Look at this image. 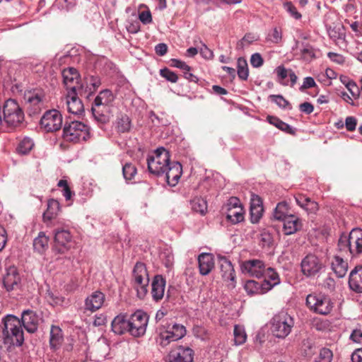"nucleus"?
<instances>
[{"label": "nucleus", "instance_id": "52", "mask_svg": "<svg viewBox=\"0 0 362 362\" xmlns=\"http://www.w3.org/2000/svg\"><path fill=\"white\" fill-rule=\"evenodd\" d=\"M160 75L171 83H176L178 80L177 75L168 68L160 69Z\"/></svg>", "mask_w": 362, "mask_h": 362}, {"label": "nucleus", "instance_id": "45", "mask_svg": "<svg viewBox=\"0 0 362 362\" xmlns=\"http://www.w3.org/2000/svg\"><path fill=\"white\" fill-rule=\"evenodd\" d=\"M117 128L119 132L124 133L130 130L131 122L129 117L126 115H121L117 122Z\"/></svg>", "mask_w": 362, "mask_h": 362}, {"label": "nucleus", "instance_id": "19", "mask_svg": "<svg viewBox=\"0 0 362 362\" xmlns=\"http://www.w3.org/2000/svg\"><path fill=\"white\" fill-rule=\"evenodd\" d=\"M21 278L17 269L10 267L6 269V273L3 278V284L8 291H13L19 288Z\"/></svg>", "mask_w": 362, "mask_h": 362}, {"label": "nucleus", "instance_id": "42", "mask_svg": "<svg viewBox=\"0 0 362 362\" xmlns=\"http://www.w3.org/2000/svg\"><path fill=\"white\" fill-rule=\"evenodd\" d=\"M233 334L235 345H242L246 341L247 334L243 326L235 325L234 326Z\"/></svg>", "mask_w": 362, "mask_h": 362}, {"label": "nucleus", "instance_id": "30", "mask_svg": "<svg viewBox=\"0 0 362 362\" xmlns=\"http://www.w3.org/2000/svg\"><path fill=\"white\" fill-rule=\"evenodd\" d=\"M221 276L226 281L235 280V270L230 261L223 256H218Z\"/></svg>", "mask_w": 362, "mask_h": 362}, {"label": "nucleus", "instance_id": "39", "mask_svg": "<svg viewBox=\"0 0 362 362\" xmlns=\"http://www.w3.org/2000/svg\"><path fill=\"white\" fill-rule=\"evenodd\" d=\"M192 209L201 215H205L207 211V202L201 197H195L190 202Z\"/></svg>", "mask_w": 362, "mask_h": 362}, {"label": "nucleus", "instance_id": "32", "mask_svg": "<svg viewBox=\"0 0 362 362\" xmlns=\"http://www.w3.org/2000/svg\"><path fill=\"white\" fill-rule=\"evenodd\" d=\"M112 330L117 334L121 335L125 332H129V319L124 315L116 316L112 321Z\"/></svg>", "mask_w": 362, "mask_h": 362}, {"label": "nucleus", "instance_id": "1", "mask_svg": "<svg viewBox=\"0 0 362 362\" xmlns=\"http://www.w3.org/2000/svg\"><path fill=\"white\" fill-rule=\"evenodd\" d=\"M24 341L21 320L14 315H8L0 325V345L21 346Z\"/></svg>", "mask_w": 362, "mask_h": 362}, {"label": "nucleus", "instance_id": "10", "mask_svg": "<svg viewBox=\"0 0 362 362\" xmlns=\"http://www.w3.org/2000/svg\"><path fill=\"white\" fill-rule=\"evenodd\" d=\"M79 96L89 97V94H86V88H84L83 86H81L76 91H68L66 98V104L69 113L80 115L83 112L84 107Z\"/></svg>", "mask_w": 362, "mask_h": 362}, {"label": "nucleus", "instance_id": "18", "mask_svg": "<svg viewBox=\"0 0 362 362\" xmlns=\"http://www.w3.org/2000/svg\"><path fill=\"white\" fill-rule=\"evenodd\" d=\"M63 83L68 91H76L82 84H80V75L74 67L64 69L62 72Z\"/></svg>", "mask_w": 362, "mask_h": 362}, {"label": "nucleus", "instance_id": "16", "mask_svg": "<svg viewBox=\"0 0 362 362\" xmlns=\"http://www.w3.org/2000/svg\"><path fill=\"white\" fill-rule=\"evenodd\" d=\"M186 332L184 325L175 323L169 330L160 334V344L163 346H165L171 341H177L186 334Z\"/></svg>", "mask_w": 362, "mask_h": 362}, {"label": "nucleus", "instance_id": "8", "mask_svg": "<svg viewBox=\"0 0 362 362\" xmlns=\"http://www.w3.org/2000/svg\"><path fill=\"white\" fill-rule=\"evenodd\" d=\"M24 100L30 115L38 114L46 100L45 92L42 89H33L25 92Z\"/></svg>", "mask_w": 362, "mask_h": 362}, {"label": "nucleus", "instance_id": "62", "mask_svg": "<svg viewBox=\"0 0 362 362\" xmlns=\"http://www.w3.org/2000/svg\"><path fill=\"white\" fill-rule=\"evenodd\" d=\"M171 65L174 67L178 68L183 71H191V67L188 66L185 62L179 59H171Z\"/></svg>", "mask_w": 362, "mask_h": 362}, {"label": "nucleus", "instance_id": "26", "mask_svg": "<svg viewBox=\"0 0 362 362\" xmlns=\"http://www.w3.org/2000/svg\"><path fill=\"white\" fill-rule=\"evenodd\" d=\"M349 286L356 293H362V266L354 267L349 274Z\"/></svg>", "mask_w": 362, "mask_h": 362}, {"label": "nucleus", "instance_id": "13", "mask_svg": "<svg viewBox=\"0 0 362 362\" xmlns=\"http://www.w3.org/2000/svg\"><path fill=\"white\" fill-rule=\"evenodd\" d=\"M72 243V236L68 230L57 228L54 230V250L57 253L64 254L70 250Z\"/></svg>", "mask_w": 362, "mask_h": 362}, {"label": "nucleus", "instance_id": "27", "mask_svg": "<svg viewBox=\"0 0 362 362\" xmlns=\"http://www.w3.org/2000/svg\"><path fill=\"white\" fill-rule=\"evenodd\" d=\"M281 221L284 223L283 231L286 235L294 234L300 230L303 226L300 218L292 214Z\"/></svg>", "mask_w": 362, "mask_h": 362}, {"label": "nucleus", "instance_id": "5", "mask_svg": "<svg viewBox=\"0 0 362 362\" xmlns=\"http://www.w3.org/2000/svg\"><path fill=\"white\" fill-rule=\"evenodd\" d=\"M90 136L89 128L78 121L66 122L63 129L64 139L70 142L78 143L86 141Z\"/></svg>", "mask_w": 362, "mask_h": 362}, {"label": "nucleus", "instance_id": "11", "mask_svg": "<svg viewBox=\"0 0 362 362\" xmlns=\"http://www.w3.org/2000/svg\"><path fill=\"white\" fill-rule=\"evenodd\" d=\"M41 127L46 132H55L62 125V114L57 110L47 111L40 119Z\"/></svg>", "mask_w": 362, "mask_h": 362}, {"label": "nucleus", "instance_id": "3", "mask_svg": "<svg viewBox=\"0 0 362 362\" xmlns=\"http://www.w3.org/2000/svg\"><path fill=\"white\" fill-rule=\"evenodd\" d=\"M270 330L272 334L280 339L286 338L294 326V319L286 312L276 314L270 320Z\"/></svg>", "mask_w": 362, "mask_h": 362}, {"label": "nucleus", "instance_id": "40", "mask_svg": "<svg viewBox=\"0 0 362 362\" xmlns=\"http://www.w3.org/2000/svg\"><path fill=\"white\" fill-rule=\"evenodd\" d=\"M113 100L114 95L112 91L105 89L99 93L98 95L95 98L94 103L111 106Z\"/></svg>", "mask_w": 362, "mask_h": 362}, {"label": "nucleus", "instance_id": "49", "mask_svg": "<svg viewBox=\"0 0 362 362\" xmlns=\"http://www.w3.org/2000/svg\"><path fill=\"white\" fill-rule=\"evenodd\" d=\"M270 98L272 102L276 103L281 108H283V109L288 108L290 110L292 108L288 100H286L281 95H271Z\"/></svg>", "mask_w": 362, "mask_h": 362}, {"label": "nucleus", "instance_id": "57", "mask_svg": "<svg viewBox=\"0 0 362 362\" xmlns=\"http://www.w3.org/2000/svg\"><path fill=\"white\" fill-rule=\"evenodd\" d=\"M284 9L294 18L299 19L301 14L297 11L296 8L291 2H286L284 4Z\"/></svg>", "mask_w": 362, "mask_h": 362}, {"label": "nucleus", "instance_id": "14", "mask_svg": "<svg viewBox=\"0 0 362 362\" xmlns=\"http://www.w3.org/2000/svg\"><path fill=\"white\" fill-rule=\"evenodd\" d=\"M194 351L188 346H177L170 350L165 358L166 362H192Z\"/></svg>", "mask_w": 362, "mask_h": 362}, {"label": "nucleus", "instance_id": "58", "mask_svg": "<svg viewBox=\"0 0 362 362\" xmlns=\"http://www.w3.org/2000/svg\"><path fill=\"white\" fill-rule=\"evenodd\" d=\"M257 40L256 37L252 34H246L243 39L237 44L238 49H243L245 44L250 45Z\"/></svg>", "mask_w": 362, "mask_h": 362}, {"label": "nucleus", "instance_id": "36", "mask_svg": "<svg viewBox=\"0 0 362 362\" xmlns=\"http://www.w3.org/2000/svg\"><path fill=\"white\" fill-rule=\"evenodd\" d=\"M49 238L44 232H40L33 240V247L39 253H43L47 248Z\"/></svg>", "mask_w": 362, "mask_h": 362}, {"label": "nucleus", "instance_id": "12", "mask_svg": "<svg viewBox=\"0 0 362 362\" xmlns=\"http://www.w3.org/2000/svg\"><path fill=\"white\" fill-rule=\"evenodd\" d=\"M226 210V219L231 223H238L244 220V211L237 197H233L228 199Z\"/></svg>", "mask_w": 362, "mask_h": 362}, {"label": "nucleus", "instance_id": "43", "mask_svg": "<svg viewBox=\"0 0 362 362\" xmlns=\"http://www.w3.org/2000/svg\"><path fill=\"white\" fill-rule=\"evenodd\" d=\"M237 68V74L238 77L241 80L246 81L249 76V70L247 62L244 58L240 57L238 59Z\"/></svg>", "mask_w": 362, "mask_h": 362}, {"label": "nucleus", "instance_id": "59", "mask_svg": "<svg viewBox=\"0 0 362 362\" xmlns=\"http://www.w3.org/2000/svg\"><path fill=\"white\" fill-rule=\"evenodd\" d=\"M264 60L261 54L255 53L252 54L250 58V64L255 68H259L263 65Z\"/></svg>", "mask_w": 362, "mask_h": 362}, {"label": "nucleus", "instance_id": "7", "mask_svg": "<svg viewBox=\"0 0 362 362\" xmlns=\"http://www.w3.org/2000/svg\"><path fill=\"white\" fill-rule=\"evenodd\" d=\"M133 279L137 296L140 299H142L148 293L149 284L148 273L144 263L136 262L133 269Z\"/></svg>", "mask_w": 362, "mask_h": 362}, {"label": "nucleus", "instance_id": "15", "mask_svg": "<svg viewBox=\"0 0 362 362\" xmlns=\"http://www.w3.org/2000/svg\"><path fill=\"white\" fill-rule=\"evenodd\" d=\"M322 268V262L314 255H308L301 262L302 272L309 277L317 275Z\"/></svg>", "mask_w": 362, "mask_h": 362}, {"label": "nucleus", "instance_id": "6", "mask_svg": "<svg viewBox=\"0 0 362 362\" xmlns=\"http://www.w3.org/2000/svg\"><path fill=\"white\" fill-rule=\"evenodd\" d=\"M347 249L352 255L362 253V230L352 228L348 235L341 233V250Z\"/></svg>", "mask_w": 362, "mask_h": 362}, {"label": "nucleus", "instance_id": "21", "mask_svg": "<svg viewBox=\"0 0 362 362\" xmlns=\"http://www.w3.org/2000/svg\"><path fill=\"white\" fill-rule=\"evenodd\" d=\"M91 110L95 119L102 124L107 123L112 116L111 106L109 105L93 103Z\"/></svg>", "mask_w": 362, "mask_h": 362}, {"label": "nucleus", "instance_id": "28", "mask_svg": "<svg viewBox=\"0 0 362 362\" xmlns=\"http://www.w3.org/2000/svg\"><path fill=\"white\" fill-rule=\"evenodd\" d=\"M105 300V295L100 291L93 292L85 300V309L90 312L100 309Z\"/></svg>", "mask_w": 362, "mask_h": 362}, {"label": "nucleus", "instance_id": "4", "mask_svg": "<svg viewBox=\"0 0 362 362\" xmlns=\"http://www.w3.org/2000/svg\"><path fill=\"white\" fill-rule=\"evenodd\" d=\"M170 162L169 152L163 147L158 148L147 158L148 169L151 174L160 176L164 175Z\"/></svg>", "mask_w": 362, "mask_h": 362}, {"label": "nucleus", "instance_id": "29", "mask_svg": "<svg viewBox=\"0 0 362 362\" xmlns=\"http://www.w3.org/2000/svg\"><path fill=\"white\" fill-rule=\"evenodd\" d=\"M198 263L200 274L207 275L214 267V257L211 253H202L198 256Z\"/></svg>", "mask_w": 362, "mask_h": 362}, {"label": "nucleus", "instance_id": "50", "mask_svg": "<svg viewBox=\"0 0 362 362\" xmlns=\"http://www.w3.org/2000/svg\"><path fill=\"white\" fill-rule=\"evenodd\" d=\"M332 352L329 349H322L317 357L315 358V362H331Z\"/></svg>", "mask_w": 362, "mask_h": 362}, {"label": "nucleus", "instance_id": "31", "mask_svg": "<svg viewBox=\"0 0 362 362\" xmlns=\"http://www.w3.org/2000/svg\"><path fill=\"white\" fill-rule=\"evenodd\" d=\"M297 204L306 211L308 214H315L318 209V204L304 194H298L295 197Z\"/></svg>", "mask_w": 362, "mask_h": 362}, {"label": "nucleus", "instance_id": "46", "mask_svg": "<svg viewBox=\"0 0 362 362\" xmlns=\"http://www.w3.org/2000/svg\"><path fill=\"white\" fill-rule=\"evenodd\" d=\"M34 143L30 138H24L18 144L17 148L18 153L22 155L28 153L33 148Z\"/></svg>", "mask_w": 362, "mask_h": 362}, {"label": "nucleus", "instance_id": "35", "mask_svg": "<svg viewBox=\"0 0 362 362\" xmlns=\"http://www.w3.org/2000/svg\"><path fill=\"white\" fill-rule=\"evenodd\" d=\"M267 120L269 124L275 126L276 127L286 133H288L291 135L296 134L295 128L285 123L284 122H283L282 120H281L280 119L275 116H268L267 117Z\"/></svg>", "mask_w": 362, "mask_h": 362}, {"label": "nucleus", "instance_id": "55", "mask_svg": "<svg viewBox=\"0 0 362 362\" xmlns=\"http://www.w3.org/2000/svg\"><path fill=\"white\" fill-rule=\"evenodd\" d=\"M201 44V47L199 48V53L202 56L203 58L207 60L212 59L214 58V52L211 49H210L206 44L202 42V41H199Z\"/></svg>", "mask_w": 362, "mask_h": 362}, {"label": "nucleus", "instance_id": "33", "mask_svg": "<svg viewBox=\"0 0 362 362\" xmlns=\"http://www.w3.org/2000/svg\"><path fill=\"white\" fill-rule=\"evenodd\" d=\"M60 211L61 206L59 202L54 199H49L47 210L44 212L42 216L43 221L47 224V222L54 218Z\"/></svg>", "mask_w": 362, "mask_h": 362}, {"label": "nucleus", "instance_id": "56", "mask_svg": "<svg viewBox=\"0 0 362 362\" xmlns=\"http://www.w3.org/2000/svg\"><path fill=\"white\" fill-rule=\"evenodd\" d=\"M87 79L90 85L93 87V90L90 88V93H88L90 95V94L94 93L98 89V88L101 85V81L99 76L93 75L89 76ZM85 88L87 89V87H86Z\"/></svg>", "mask_w": 362, "mask_h": 362}, {"label": "nucleus", "instance_id": "9", "mask_svg": "<svg viewBox=\"0 0 362 362\" xmlns=\"http://www.w3.org/2000/svg\"><path fill=\"white\" fill-rule=\"evenodd\" d=\"M148 315L141 311L137 310L129 318V333L134 337L143 336L146 330Z\"/></svg>", "mask_w": 362, "mask_h": 362}, {"label": "nucleus", "instance_id": "54", "mask_svg": "<svg viewBox=\"0 0 362 362\" xmlns=\"http://www.w3.org/2000/svg\"><path fill=\"white\" fill-rule=\"evenodd\" d=\"M301 53L303 59L306 61H310L315 58V50L313 47L308 44L303 45V47L301 49Z\"/></svg>", "mask_w": 362, "mask_h": 362}, {"label": "nucleus", "instance_id": "60", "mask_svg": "<svg viewBox=\"0 0 362 362\" xmlns=\"http://www.w3.org/2000/svg\"><path fill=\"white\" fill-rule=\"evenodd\" d=\"M357 119L353 116H349L345 119V127L347 131L352 132L356 129Z\"/></svg>", "mask_w": 362, "mask_h": 362}, {"label": "nucleus", "instance_id": "37", "mask_svg": "<svg viewBox=\"0 0 362 362\" xmlns=\"http://www.w3.org/2000/svg\"><path fill=\"white\" fill-rule=\"evenodd\" d=\"M291 214L288 203L286 202H281L274 209L273 217L275 220L282 221Z\"/></svg>", "mask_w": 362, "mask_h": 362}, {"label": "nucleus", "instance_id": "61", "mask_svg": "<svg viewBox=\"0 0 362 362\" xmlns=\"http://www.w3.org/2000/svg\"><path fill=\"white\" fill-rule=\"evenodd\" d=\"M320 296H317L315 294H309L306 298V304L307 305L313 310L315 311L316 305L318 302Z\"/></svg>", "mask_w": 362, "mask_h": 362}, {"label": "nucleus", "instance_id": "20", "mask_svg": "<svg viewBox=\"0 0 362 362\" xmlns=\"http://www.w3.org/2000/svg\"><path fill=\"white\" fill-rule=\"evenodd\" d=\"M244 288L250 296L262 295L272 289V286L267 282L248 280L245 282Z\"/></svg>", "mask_w": 362, "mask_h": 362}, {"label": "nucleus", "instance_id": "2", "mask_svg": "<svg viewBox=\"0 0 362 362\" xmlns=\"http://www.w3.org/2000/svg\"><path fill=\"white\" fill-rule=\"evenodd\" d=\"M3 121L6 126L12 129L24 127V112L13 99L7 100L3 106Z\"/></svg>", "mask_w": 362, "mask_h": 362}, {"label": "nucleus", "instance_id": "41", "mask_svg": "<svg viewBox=\"0 0 362 362\" xmlns=\"http://www.w3.org/2000/svg\"><path fill=\"white\" fill-rule=\"evenodd\" d=\"M341 83L344 84L351 96L357 98L359 95V89L356 83L346 76L341 75Z\"/></svg>", "mask_w": 362, "mask_h": 362}, {"label": "nucleus", "instance_id": "38", "mask_svg": "<svg viewBox=\"0 0 362 362\" xmlns=\"http://www.w3.org/2000/svg\"><path fill=\"white\" fill-rule=\"evenodd\" d=\"M63 341L62 331L58 326H52L49 344L52 349H57Z\"/></svg>", "mask_w": 362, "mask_h": 362}, {"label": "nucleus", "instance_id": "64", "mask_svg": "<svg viewBox=\"0 0 362 362\" xmlns=\"http://www.w3.org/2000/svg\"><path fill=\"white\" fill-rule=\"evenodd\" d=\"M349 338L355 343L362 344V332L360 329H354Z\"/></svg>", "mask_w": 362, "mask_h": 362}, {"label": "nucleus", "instance_id": "51", "mask_svg": "<svg viewBox=\"0 0 362 362\" xmlns=\"http://www.w3.org/2000/svg\"><path fill=\"white\" fill-rule=\"evenodd\" d=\"M259 242L263 247H270L274 242L273 236L269 231H262L260 234Z\"/></svg>", "mask_w": 362, "mask_h": 362}, {"label": "nucleus", "instance_id": "44", "mask_svg": "<svg viewBox=\"0 0 362 362\" xmlns=\"http://www.w3.org/2000/svg\"><path fill=\"white\" fill-rule=\"evenodd\" d=\"M263 282H267L272 286V288L279 283L278 274L271 267L266 269L264 276Z\"/></svg>", "mask_w": 362, "mask_h": 362}, {"label": "nucleus", "instance_id": "48", "mask_svg": "<svg viewBox=\"0 0 362 362\" xmlns=\"http://www.w3.org/2000/svg\"><path fill=\"white\" fill-rule=\"evenodd\" d=\"M122 173L126 180H131L136 174V168L132 163H127L122 168Z\"/></svg>", "mask_w": 362, "mask_h": 362}, {"label": "nucleus", "instance_id": "47", "mask_svg": "<svg viewBox=\"0 0 362 362\" xmlns=\"http://www.w3.org/2000/svg\"><path fill=\"white\" fill-rule=\"evenodd\" d=\"M330 310L329 302L326 299L320 297L315 312L321 315H327L329 313Z\"/></svg>", "mask_w": 362, "mask_h": 362}, {"label": "nucleus", "instance_id": "34", "mask_svg": "<svg viewBox=\"0 0 362 362\" xmlns=\"http://www.w3.org/2000/svg\"><path fill=\"white\" fill-rule=\"evenodd\" d=\"M335 262L332 263V269L333 271V274H329V276L326 279L325 281V286L330 291H333L335 288L336 281L335 279L339 278V272L337 270L339 267V257L335 256Z\"/></svg>", "mask_w": 362, "mask_h": 362}, {"label": "nucleus", "instance_id": "25", "mask_svg": "<svg viewBox=\"0 0 362 362\" xmlns=\"http://www.w3.org/2000/svg\"><path fill=\"white\" fill-rule=\"evenodd\" d=\"M21 326L30 333H34L37 329L38 317L32 310H24L21 315Z\"/></svg>", "mask_w": 362, "mask_h": 362}, {"label": "nucleus", "instance_id": "23", "mask_svg": "<svg viewBox=\"0 0 362 362\" xmlns=\"http://www.w3.org/2000/svg\"><path fill=\"white\" fill-rule=\"evenodd\" d=\"M165 279L160 274L156 275L151 283V295L154 301L158 302L164 296L165 288Z\"/></svg>", "mask_w": 362, "mask_h": 362}, {"label": "nucleus", "instance_id": "53", "mask_svg": "<svg viewBox=\"0 0 362 362\" xmlns=\"http://www.w3.org/2000/svg\"><path fill=\"white\" fill-rule=\"evenodd\" d=\"M264 211L263 207L250 208V220L252 223L259 221Z\"/></svg>", "mask_w": 362, "mask_h": 362}, {"label": "nucleus", "instance_id": "63", "mask_svg": "<svg viewBox=\"0 0 362 362\" xmlns=\"http://www.w3.org/2000/svg\"><path fill=\"white\" fill-rule=\"evenodd\" d=\"M139 18L140 21L146 25L152 22L151 13L149 11H144L139 13Z\"/></svg>", "mask_w": 362, "mask_h": 362}, {"label": "nucleus", "instance_id": "22", "mask_svg": "<svg viewBox=\"0 0 362 362\" xmlns=\"http://www.w3.org/2000/svg\"><path fill=\"white\" fill-rule=\"evenodd\" d=\"M182 172V165L179 162H170L164 173L168 184L175 186L181 177Z\"/></svg>", "mask_w": 362, "mask_h": 362}, {"label": "nucleus", "instance_id": "24", "mask_svg": "<svg viewBox=\"0 0 362 362\" xmlns=\"http://www.w3.org/2000/svg\"><path fill=\"white\" fill-rule=\"evenodd\" d=\"M110 351L109 345L106 343V341L103 340H98L93 346L92 350L90 351V358L91 360L100 362L103 361L106 356L108 355Z\"/></svg>", "mask_w": 362, "mask_h": 362}, {"label": "nucleus", "instance_id": "17", "mask_svg": "<svg viewBox=\"0 0 362 362\" xmlns=\"http://www.w3.org/2000/svg\"><path fill=\"white\" fill-rule=\"evenodd\" d=\"M241 270L251 276L260 278L264 274L266 266L263 261L253 259L243 262Z\"/></svg>", "mask_w": 362, "mask_h": 362}]
</instances>
